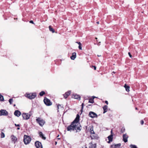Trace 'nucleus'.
<instances>
[{"label": "nucleus", "instance_id": "1", "mask_svg": "<svg viewBox=\"0 0 148 148\" xmlns=\"http://www.w3.org/2000/svg\"><path fill=\"white\" fill-rule=\"evenodd\" d=\"M80 116L78 114L73 121L71 124L67 127L68 131H71L72 130H76V132H80L81 130V126L79 123H78L79 121Z\"/></svg>", "mask_w": 148, "mask_h": 148}, {"label": "nucleus", "instance_id": "2", "mask_svg": "<svg viewBox=\"0 0 148 148\" xmlns=\"http://www.w3.org/2000/svg\"><path fill=\"white\" fill-rule=\"evenodd\" d=\"M23 138V141L25 145L29 143L31 140V138L29 136L25 135L24 136Z\"/></svg>", "mask_w": 148, "mask_h": 148}, {"label": "nucleus", "instance_id": "3", "mask_svg": "<svg viewBox=\"0 0 148 148\" xmlns=\"http://www.w3.org/2000/svg\"><path fill=\"white\" fill-rule=\"evenodd\" d=\"M26 96L30 99H32L36 96V93L26 94Z\"/></svg>", "mask_w": 148, "mask_h": 148}, {"label": "nucleus", "instance_id": "4", "mask_svg": "<svg viewBox=\"0 0 148 148\" xmlns=\"http://www.w3.org/2000/svg\"><path fill=\"white\" fill-rule=\"evenodd\" d=\"M36 120L37 122L41 126H43L45 123L44 120L40 118H38Z\"/></svg>", "mask_w": 148, "mask_h": 148}, {"label": "nucleus", "instance_id": "5", "mask_svg": "<svg viewBox=\"0 0 148 148\" xmlns=\"http://www.w3.org/2000/svg\"><path fill=\"white\" fill-rule=\"evenodd\" d=\"M44 101L45 103L47 106H51L52 104V103L51 102L50 100L46 97L44 98Z\"/></svg>", "mask_w": 148, "mask_h": 148}, {"label": "nucleus", "instance_id": "6", "mask_svg": "<svg viewBox=\"0 0 148 148\" xmlns=\"http://www.w3.org/2000/svg\"><path fill=\"white\" fill-rule=\"evenodd\" d=\"M8 114V112L6 110L1 109L0 110V116H7Z\"/></svg>", "mask_w": 148, "mask_h": 148}, {"label": "nucleus", "instance_id": "7", "mask_svg": "<svg viewBox=\"0 0 148 148\" xmlns=\"http://www.w3.org/2000/svg\"><path fill=\"white\" fill-rule=\"evenodd\" d=\"M35 145L36 148H42L41 143L38 141H36Z\"/></svg>", "mask_w": 148, "mask_h": 148}, {"label": "nucleus", "instance_id": "8", "mask_svg": "<svg viewBox=\"0 0 148 148\" xmlns=\"http://www.w3.org/2000/svg\"><path fill=\"white\" fill-rule=\"evenodd\" d=\"M22 115L24 119L27 120L30 118V115L28 114V113H23Z\"/></svg>", "mask_w": 148, "mask_h": 148}, {"label": "nucleus", "instance_id": "9", "mask_svg": "<svg viewBox=\"0 0 148 148\" xmlns=\"http://www.w3.org/2000/svg\"><path fill=\"white\" fill-rule=\"evenodd\" d=\"M88 116H89L92 118L97 117V115L96 113L92 111H90L89 112Z\"/></svg>", "mask_w": 148, "mask_h": 148}, {"label": "nucleus", "instance_id": "10", "mask_svg": "<svg viewBox=\"0 0 148 148\" xmlns=\"http://www.w3.org/2000/svg\"><path fill=\"white\" fill-rule=\"evenodd\" d=\"M128 136L126 134H123V140L126 143L127 142V138Z\"/></svg>", "mask_w": 148, "mask_h": 148}, {"label": "nucleus", "instance_id": "11", "mask_svg": "<svg viewBox=\"0 0 148 148\" xmlns=\"http://www.w3.org/2000/svg\"><path fill=\"white\" fill-rule=\"evenodd\" d=\"M90 137L92 139H98V138L97 135L96 134H95V133L91 134Z\"/></svg>", "mask_w": 148, "mask_h": 148}, {"label": "nucleus", "instance_id": "12", "mask_svg": "<svg viewBox=\"0 0 148 148\" xmlns=\"http://www.w3.org/2000/svg\"><path fill=\"white\" fill-rule=\"evenodd\" d=\"M14 114L17 117H19L21 114V112L18 110H15L14 112Z\"/></svg>", "mask_w": 148, "mask_h": 148}, {"label": "nucleus", "instance_id": "13", "mask_svg": "<svg viewBox=\"0 0 148 148\" xmlns=\"http://www.w3.org/2000/svg\"><path fill=\"white\" fill-rule=\"evenodd\" d=\"M71 94V91H69L65 92V93L63 95L64 97V98L66 99L68 97L69 95Z\"/></svg>", "mask_w": 148, "mask_h": 148}, {"label": "nucleus", "instance_id": "14", "mask_svg": "<svg viewBox=\"0 0 148 148\" xmlns=\"http://www.w3.org/2000/svg\"><path fill=\"white\" fill-rule=\"evenodd\" d=\"M109 140L108 141V143H110V142H112L113 140V135L111 134L108 137Z\"/></svg>", "mask_w": 148, "mask_h": 148}, {"label": "nucleus", "instance_id": "15", "mask_svg": "<svg viewBox=\"0 0 148 148\" xmlns=\"http://www.w3.org/2000/svg\"><path fill=\"white\" fill-rule=\"evenodd\" d=\"M11 138L12 141L14 142V143H15L17 140V138L14 135H12L11 136Z\"/></svg>", "mask_w": 148, "mask_h": 148}, {"label": "nucleus", "instance_id": "16", "mask_svg": "<svg viewBox=\"0 0 148 148\" xmlns=\"http://www.w3.org/2000/svg\"><path fill=\"white\" fill-rule=\"evenodd\" d=\"M72 97L74 99H76L78 100H80V98L79 95L77 94H74L73 95Z\"/></svg>", "mask_w": 148, "mask_h": 148}, {"label": "nucleus", "instance_id": "17", "mask_svg": "<svg viewBox=\"0 0 148 148\" xmlns=\"http://www.w3.org/2000/svg\"><path fill=\"white\" fill-rule=\"evenodd\" d=\"M103 113L104 114L106 112L108 111V106L107 105H105L103 107Z\"/></svg>", "mask_w": 148, "mask_h": 148}, {"label": "nucleus", "instance_id": "18", "mask_svg": "<svg viewBox=\"0 0 148 148\" xmlns=\"http://www.w3.org/2000/svg\"><path fill=\"white\" fill-rule=\"evenodd\" d=\"M40 136L41 138L43 140H45L46 138L44 136V135L42 134L41 132H40L39 133Z\"/></svg>", "mask_w": 148, "mask_h": 148}, {"label": "nucleus", "instance_id": "19", "mask_svg": "<svg viewBox=\"0 0 148 148\" xmlns=\"http://www.w3.org/2000/svg\"><path fill=\"white\" fill-rule=\"evenodd\" d=\"M76 57V53L74 52L72 53V56L71 57V58L72 60H74Z\"/></svg>", "mask_w": 148, "mask_h": 148}, {"label": "nucleus", "instance_id": "20", "mask_svg": "<svg viewBox=\"0 0 148 148\" xmlns=\"http://www.w3.org/2000/svg\"><path fill=\"white\" fill-rule=\"evenodd\" d=\"M91 144L90 146H89V148H96V144H93L92 143H90Z\"/></svg>", "mask_w": 148, "mask_h": 148}, {"label": "nucleus", "instance_id": "21", "mask_svg": "<svg viewBox=\"0 0 148 148\" xmlns=\"http://www.w3.org/2000/svg\"><path fill=\"white\" fill-rule=\"evenodd\" d=\"M124 87L125 88L127 92H128L130 91V87L128 86L126 84H125L124 86Z\"/></svg>", "mask_w": 148, "mask_h": 148}, {"label": "nucleus", "instance_id": "22", "mask_svg": "<svg viewBox=\"0 0 148 148\" xmlns=\"http://www.w3.org/2000/svg\"><path fill=\"white\" fill-rule=\"evenodd\" d=\"M49 29L50 31L52 33H54L55 32V30L53 28L51 27V26L49 27Z\"/></svg>", "mask_w": 148, "mask_h": 148}, {"label": "nucleus", "instance_id": "23", "mask_svg": "<svg viewBox=\"0 0 148 148\" xmlns=\"http://www.w3.org/2000/svg\"><path fill=\"white\" fill-rule=\"evenodd\" d=\"M88 102L91 103H94L93 98H90Z\"/></svg>", "mask_w": 148, "mask_h": 148}, {"label": "nucleus", "instance_id": "24", "mask_svg": "<svg viewBox=\"0 0 148 148\" xmlns=\"http://www.w3.org/2000/svg\"><path fill=\"white\" fill-rule=\"evenodd\" d=\"M4 100L3 96L0 94V101H3Z\"/></svg>", "mask_w": 148, "mask_h": 148}, {"label": "nucleus", "instance_id": "25", "mask_svg": "<svg viewBox=\"0 0 148 148\" xmlns=\"http://www.w3.org/2000/svg\"><path fill=\"white\" fill-rule=\"evenodd\" d=\"M121 145V144L120 143L116 144L114 145V147L115 148H118V147H120Z\"/></svg>", "mask_w": 148, "mask_h": 148}, {"label": "nucleus", "instance_id": "26", "mask_svg": "<svg viewBox=\"0 0 148 148\" xmlns=\"http://www.w3.org/2000/svg\"><path fill=\"white\" fill-rule=\"evenodd\" d=\"M131 148H137L136 145H130V146Z\"/></svg>", "mask_w": 148, "mask_h": 148}, {"label": "nucleus", "instance_id": "27", "mask_svg": "<svg viewBox=\"0 0 148 148\" xmlns=\"http://www.w3.org/2000/svg\"><path fill=\"white\" fill-rule=\"evenodd\" d=\"M45 94V92L44 91H42L40 93H39V95L42 96L44 95Z\"/></svg>", "mask_w": 148, "mask_h": 148}, {"label": "nucleus", "instance_id": "28", "mask_svg": "<svg viewBox=\"0 0 148 148\" xmlns=\"http://www.w3.org/2000/svg\"><path fill=\"white\" fill-rule=\"evenodd\" d=\"M90 134H91V135L92 134H93L95 133V132H94V131L93 130V127L92 128H91L90 129Z\"/></svg>", "mask_w": 148, "mask_h": 148}, {"label": "nucleus", "instance_id": "29", "mask_svg": "<svg viewBox=\"0 0 148 148\" xmlns=\"http://www.w3.org/2000/svg\"><path fill=\"white\" fill-rule=\"evenodd\" d=\"M1 138H4L5 136L3 132H1Z\"/></svg>", "mask_w": 148, "mask_h": 148}, {"label": "nucleus", "instance_id": "30", "mask_svg": "<svg viewBox=\"0 0 148 148\" xmlns=\"http://www.w3.org/2000/svg\"><path fill=\"white\" fill-rule=\"evenodd\" d=\"M13 101V99H10L9 100V102L10 103V104L12 103V102Z\"/></svg>", "mask_w": 148, "mask_h": 148}, {"label": "nucleus", "instance_id": "31", "mask_svg": "<svg viewBox=\"0 0 148 148\" xmlns=\"http://www.w3.org/2000/svg\"><path fill=\"white\" fill-rule=\"evenodd\" d=\"M125 131V128L124 127H122L121 130V133H123Z\"/></svg>", "mask_w": 148, "mask_h": 148}, {"label": "nucleus", "instance_id": "32", "mask_svg": "<svg viewBox=\"0 0 148 148\" xmlns=\"http://www.w3.org/2000/svg\"><path fill=\"white\" fill-rule=\"evenodd\" d=\"M81 106H82V108H81V111L82 112V110H83V107H84V103H83L82 104Z\"/></svg>", "mask_w": 148, "mask_h": 148}, {"label": "nucleus", "instance_id": "33", "mask_svg": "<svg viewBox=\"0 0 148 148\" xmlns=\"http://www.w3.org/2000/svg\"><path fill=\"white\" fill-rule=\"evenodd\" d=\"M79 49L80 50L82 49V45H79L78 47Z\"/></svg>", "mask_w": 148, "mask_h": 148}, {"label": "nucleus", "instance_id": "34", "mask_svg": "<svg viewBox=\"0 0 148 148\" xmlns=\"http://www.w3.org/2000/svg\"><path fill=\"white\" fill-rule=\"evenodd\" d=\"M144 122L142 120L140 121V123L142 125H143L144 124Z\"/></svg>", "mask_w": 148, "mask_h": 148}, {"label": "nucleus", "instance_id": "35", "mask_svg": "<svg viewBox=\"0 0 148 148\" xmlns=\"http://www.w3.org/2000/svg\"><path fill=\"white\" fill-rule=\"evenodd\" d=\"M14 125L16 127H20V125L19 124H15Z\"/></svg>", "mask_w": 148, "mask_h": 148}, {"label": "nucleus", "instance_id": "36", "mask_svg": "<svg viewBox=\"0 0 148 148\" xmlns=\"http://www.w3.org/2000/svg\"><path fill=\"white\" fill-rule=\"evenodd\" d=\"M59 106H60L61 105H60L59 104H58L57 105V108H58V109H59Z\"/></svg>", "mask_w": 148, "mask_h": 148}, {"label": "nucleus", "instance_id": "37", "mask_svg": "<svg viewBox=\"0 0 148 148\" xmlns=\"http://www.w3.org/2000/svg\"><path fill=\"white\" fill-rule=\"evenodd\" d=\"M128 53L129 55V56L131 58L132 57V56L131 54L130 53V52H129Z\"/></svg>", "mask_w": 148, "mask_h": 148}, {"label": "nucleus", "instance_id": "38", "mask_svg": "<svg viewBox=\"0 0 148 148\" xmlns=\"http://www.w3.org/2000/svg\"><path fill=\"white\" fill-rule=\"evenodd\" d=\"M29 23H32V24L34 23L33 21L32 20H31V21H30Z\"/></svg>", "mask_w": 148, "mask_h": 148}, {"label": "nucleus", "instance_id": "39", "mask_svg": "<svg viewBox=\"0 0 148 148\" xmlns=\"http://www.w3.org/2000/svg\"><path fill=\"white\" fill-rule=\"evenodd\" d=\"M28 114H29L30 115V116L32 115V114L31 113V112H29V113H28Z\"/></svg>", "mask_w": 148, "mask_h": 148}, {"label": "nucleus", "instance_id": "40", "mask_svg": "<svg viewBox=\"0 0 148 148\" xmlns=\"http://www.w3.org/2000/svg\"><path fill=\"white\" fill-rule=\"evenodd\" d=\"M93 67H94V69L95 70H96V67L95 66H93Z\"/></svg>", "mask_w": 148, "mask_h": 148}, {"label": "nucleus", "instance_id": "41", "mask_svg": "<svg viewBox=\"0 0 148 148\" xmlns=\"http://www.w3.org/2000/svg\"><path fill=\"white\" fill-rule=\"evenodd\" d=\"M100 43H101V42H98V43L97 44V45L99 46L100 45Z\"/></svg>", "mask_w": 148, "mask_h": 148}, {"label": "nucleus", "instance_id": "42", "mask_svg": "<svg viewBox=\"0 0 148 148\" xmlns=\"http://www.w3.org/2000/svg\"><path fill=\"white\" fill-rule=\"evenodd\" d=\"M76 42L77 43H78L79 45H82V44H81V43L80 42Z\"/></svg>", "mask_w": 148, "mask_h": 148}, {"label": "nucleus", "instance_id": "43", "mask_svg": "<svg viewBox=\"0 0 148 148\" xmlns=\"http://www.w3.org/2000/svg\"><path fill=\"white\" fill-rule=\"evenodd\" d=\"M105 103H106L107 105L108 104V101H105Z\"/></svg>", "mask_w": 148, "mask_h": 148}, {"label": "nucleus", "instance_id": "44", "mask_svg": "<svg viewBox=\"0 0 148 148\" xmlns=\"http://www.w3.org/2000/svg\"><path fill=\"white\" fill-rule=\"evenodd\" d=\"M92 98H93V99H94V98H96V97L95 96H92Z\"/></svg>", "mask_w": 148, "mask_h": 148}, {"label": "nucleus", "instance_id": "45", "mask_svg": "<svg viewBox=\"0 0 148 148\" xmlns=\"http://www.w3.org/2000/svg\"><path fill=\"white\" fill-rule=\"evenodd\" d=\"M20 127H18V128H17V130H20Z\"/></svg>", "mask_w": 148, "mask_h": 148}, {"label": "nucleus", "instance_id": "46", "mask_svg": "<svg viewBox=\"0 0 148 148\" xmlns=\"http://www.w3.org/2000/svg\"><path fill=\"white\" fill-rule=\"evenodd\" d=\"M111 134H112V130H111Z\"/></svg>", "mask_w": 148, "mask_h": 148}, {"label": "nucleus", "instance_id": "47", "mask_svg": "<svg viewBox=\"0 0 148 148\" xmlns=\"http://www.w3.org/2000/svg\"><path fill=\"white\" fill-rule=\"evenodd\" d=\"M97 24H99V21L97 22Z\"/></svg>", "mask_w": 148, "mask_h": 148}, {"label": "nucleus", "instance_id": "48", "mask_svg": "<svg viewBox=\"0 0 148 148\" xmlns=\"http://www.w3.org/2000/svg\"><path fill=\"white\" fill-rule=\"evenodd\" d=\"M57 144V142H55V145H56Z\"/></svg>", "mask_w": 148, "mask_h": 148}, {"label": "nucleus", "instance_id": "49", "mask_svg": "<svg viewBox=\"0 0 148 148\" xmlns=\"http://www.w3.org/2000/svg\"><path fill=\"white\" fill-rule=\"evenodd\" d=\"M97 56L98 57H100L101 56V55H97Z\"/></svg>", "mask_w": 148, "mask_h": 148}, {"label": "nucleus", "instance_id": "50", "mask_svg": "<svg viewBox=\"0 0 148 148\" xmlns=\"http://www.w3.org/2000/svg\"><path fill=\"white\" fill-rule=\"evenodd\" d=\"M95 39L96 40H97V37H95Z\"/></svg>", "mask_w": 148, "mask_h": 148}, {"label": "nucleus", "instance_id": "51", "mask_svg": "<svg viewBox=\"0 0 148 148\" xmlns=\"http://www.w3.org/2000/svg\"><path fill=\"white\" fill-rule=\"evenodd\" d=\"M135 109H136V110H137V109H138L137 108H136H136H135Z\"/></svg>", "mask_w": 148, "mask_h": 148}, {"label": "nucleus", "instance_id": "52", "mask_svg": "<svg viewBox=\"0 0 148 148\" xmlns=\"http://www.w3.org/2000/svg\"><path fill=\"white\" fill-rule=\"evenodd\" d=\"M14 106H15V104H14Z\"/></svg>", "mask_w": 148, "mask_h": 148}, {"label": "nucleus", "instance_id": "53", "mask_svg": "<svg viewBox=\"0 0 148 148\" xmlns=\"http://www.w3.org/2000/svg\"><path fill=\"white\" fill-rule=\"evenodd\" d=\"M89 106H90L91 105H89Z\"/></svg>", "mask_w": 148, "mask_h": 148}, {"label": "nucleus", "instance_id": "54", "mask_svg": "<svg viewBox=\"0 0 148 148\" xmlns=\"http://www.w3.org/2000/svg\"><path fill=\"white\" fill-rule=\"evenodd\" d=\"M86 148H87L86 147Z\"/></svg>", "mask_w": 148, "mask_h": 148}]
</instances>
